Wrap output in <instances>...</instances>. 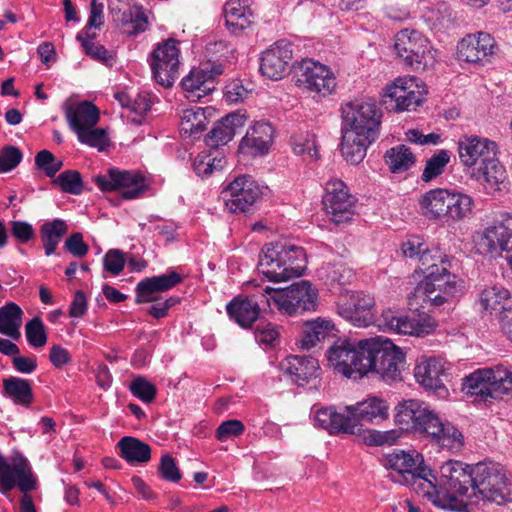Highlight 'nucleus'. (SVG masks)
Here are the masks:
<instances>
[{
	"instance_id": "1",
	"label": "nucleus",
	"mask_w": 512,
	"mask_h": 512,
	"mask_svg": "<svg viewBox=\"0 0 512 512\" xmlns=\"http://www.w3.org/2000/svg\"><path fill=\"white\" fill-rule=\"evenodd\" d=\"M395 422L402 430L426 435L441 448L458 452L464 445L462 433L443 422L427 404L417 399L403 400L395 407Z\"/></svg>"
},
{
	"instance_id": "2",
	"label": "nucleus",
	"mask_w": 512,
	"mask_h": 512,
	"mask_svg": "<svg viewBox=\"0 0 512 512\" xmlns=\"http://www.w3.org/2000/svg\"><path fill=\"white\" fill-rule=\"evenodd\" d=\"M430 486L424 496L435 506L454 512L467 510L474 494V465L448 460L440 467V476L429 477Z\"/></svg>"
},
{
	"instance_id": "3",
	"label": "nucleus",
	"mask_w": 512,
	"mask_h": 512,
	"mask_svg": "<svg viewBox=\"0 0 512 512\" xmlns=\"http://www.w3.org/2000/svg\"><path fill=\"white\" fill-rule=\"evenodd\" d=\"M259 268L269 281H287L302 275L306 254L302 247L287 242L268 243L260 254Z\"/></svg>"
},
{
	"instance_id": "4",
	"label": "nucleus",
	"mask_w": 512,
	"mask_h": 512,
	"mask_svg": "<svg viewBox=\"0 0 512 512\" xmlns=\"http://www.w3.org/2000/svg\"><path fill=\"white\" fill-rule=\"evenodd\" d=\"M382 463L389 470V478L398 484L411 486L424 496L426 488L431 487L429 477L435 479L432 470L424 465L423 456L416 451L395 449L384 455Z\"/></svg>"
},
{
	"instance_id": "5",
	"label": "nucleus",
	"mask_w": 512,
	"mask_h": 512,
	"mask_svg": "<svg viewBox=\"0 0 512 512\" xmlns=\"http://www.w3.org/2000/svg\"><path fill=\"white\" fill-rule=\"evenodd\" d=\"M371 338L353 341L338 339L327 350L328 365L334 371L347 378H360L369 372L370 363L367 361L368 345Z\"/></svg>"
},
{
	"instance_id": "6",
	"label": "nucleus",
	"mask_w": 512,
	"mask_h": 512,
	"mask_svg": "<svg viewBox=\"0 0 512 512\" xmlns=\"http://www.w3.org/2000/svg\"><path fill=\"white\" fill-rule=\"evenodd\" d=\"M474 497L499 505L512 501L509 478L500 464L479 462L474 465Z\"/></svg>"
},
{
	"instance_id": "7",
	"label": "nucleus",
	"mask_w": 512,
	"mask_h": 512,
	"mask_svg": "<svg viewBox=\"0 0 512 512\" xmlns=\"http://www.w3.org/2000/svg\"><path fill=\"white\" fill-rule=\"evenodd\" d=\"M368 345L367 361L371 362L369 372L377 373L385 382L402 380L405 365L404 353L389 339L371 338Z\"/></svg>"
},
{
	"instance_id": "8",
	"label": "nucleus",
	"mask_w": 512,
	"mask_h": 512,
	"mask_svg": "<svg viewBox=\"0 0 512 512\" xmlns=\"http://www.w3.org/2000/svg\"><path fill=\"white\" fill-rule=\"evenodd\" d=\"M341 114L342 129L378 137L382 111L374 99H355L344 103L341 106Z\"/></svg>"
},
{
	"instance_id": "9",
	"label": "nucleus",
	"mask_w": 512,
	"mask_h": 512,
	"mask_svg": "<svg viewBox=\"0 0 512 512\" xmlns=\"http://www.w3.org/2000/svg\"><path fill=\"white\" fill-rule=\"evenodd\" d=\"M394 48L404 64L415 70L425 69L435 59L427 38L416 30L403 29L398 32Z\"/></svg>"
},
{
	"instance_id": "10",
	"label": "nucleus",
	"mask_w": 512,
	"mask_h": 512,
	"mask_svg": "<svg viewBox=\"0 0 512 512\" xmlns=\"http://www.w3.org/2000/svg\"><path fill=\"white\" fill-rule=\"evenodd\" d=\"M457 292L456 277L448 271L447 265L436 268L435 272H428L425 279L420 282L412 296L424 303L439 307L454 297Z\"/></svg>"
},
{
	"instance_id": "11",
	"label": "nucleus",
	"mask_w": 512,
	"mask_h": 512,
	"mask_svg": "<svg viewBox=\"0 0 512 512\" xmlns=\"http://www.w3.org/2000/svg\"><path fill=\"white\" fill-rule=\"evenodd\" d=\"M318 290L307 280L294 282L276 294L275 305L285 315L294 316L315 311L318 306Z\"/></svg>"
},
{
	"instance_id": "12",
	"label": "nucleus",
	"mask_w": 512,
	"mask_h": 512,
	"mask_svg": "<svg viewBox=\"0 0 512 512\" xmlns=\"http://www.w3.org/2000/svg\"><path fill=\"white\" fill-rule=\"evenodd\" d=\"M18 487L23 493L36 488L31 466L21 454L15 453L5 457L0 453V491L7 493Z\"/></svg>"
},
{
	"instance_id": "13",
	"label": "nucleus",
	"mask_w": 512,
	"mask_h": 512,
	"mask_svg": "<svg viewBox=\"0 0 512 512\" xmlns=\"http://www.w3.org/2000/svg\"><path fill=\"white\" fill-rule=\"evenodd\" d=\"M297 87L320 96L330 95L336 87V79L329 67L312 59H304L295 69Z\"/></svg>"
},
{
	"instance_id": "14",
	"label": "nucleus",
	"mask_w": 512,
	"mask_h": 512,
	"mask_svg": "<svg viewBox=\"0 0 512 512\" xmlns=\"http://www.w3.org/2000/svg\"><path fill=\"white\" fill-rule=\"evenodd\" d=\"M262 194L261 186L249 175L236 177L221 192L225 208L230 213H245Z\"/></svg>"
},
{
	"instance_id": "15",
	"label": "nucleus",
	"mask_w": 512,
	"mask_h": 512,
	"mask_svg": "<svg viewBox=\"0 0 512 512\" xmlns=\"http://www.w3.org/2000/svg\"><path fill=\"white\" fill-rule=\"evenodd\" d=\"M323 205L336 225L349 223L355 215L356 199L348 191L346 184L341 180H332L326 184Z\"/></svg>"
},
{
	"instance_id": "16",
	"label": "nucleus",
	"mask_w": 512,
	"mask_h": 512,
	"mask_svg": "<svg viewBox=\"0 0 512 512\" xmlns=\"http://www.w3.org/2000/svg\"><path fill=\"white\" fill-rule=\"evenodd\" d=\"M374 299L360 291H346L339 297L337 313L357 327H367L374 322Z\"/></svg>"
},
{
	"instance_id": "17",
	"label": "nucleus",
	"mask_w": 512,
	"mask_h": 512,
	"mask_svg": "<svg viewBox=\"0 0 512 512\" xmlns=\"http://www.w3.org/2000/svg\"><path fill=\"white\" fill-rule=\"evenodd\" d=\"M94 181L103 192L123 190L122 197L128 200L140 197L146 189L140 173L118 168H109L106 174L96 176Z\"/></svg>"
},
{
	"instance_id": "18",
	"label": "nucleus",
	"mask_w": 512,
	"mask_h": 512,
	"mask_svg": "<svg viewBox=\"0 0 512 512\" xmlns=\"http://www.w3.org/2000/svg\"><path fill=\"white\" fill-rule=\"evenodd\" d=\"M179 49L177 41L168 39L154 49L150 66L155 81L163 87H171L179 68Z\"/></svg>"
},
{
	"instance_id": "19",
	"label": "nucleus",
	"mask_w": 512,
	"mask_h": 512,
	"mask_svg": "<svg viewBox=\"0 0 512 512\" xmlns=\"http://www.w3.org/2000/svg\"><path fill=\"white\" fill-rule=\"evenodd\" d=\"M449 363L437 356L421 357L415 368L414 376L417 382L426 390H431L438 396L447 394L443 378L447 376Z\"/></svg>"
},
{
	"instance_id": "20",
	"label": "nucleus",
	"mask_w": 512,
	"mask_h": 512,
	"mask_svg": "<svg viewBox=\"0 0 512 512\" xmlns=\"http://www.w3.org/2000/svg\"><path fill=\"white\" fill-rule=\"evenodd\" d=\"M497 50L496 41L485 32L467 35L457 46L459 59L481 65L491 62Z\"/></svg>"
},
{
	"instance_id": "21",
	"label": "nucleus",
	"mask_w": 512,
	"mask_h": 512,
	"mask_svg": "<svg viewBox=\"0 0 512 512\" xmlns=\"http://www.w3.org/2000/svg\"><path fill=\"white\" fill-rule=\"evenodd\" d=\"M496 142L477 135L462 136L458 141V154L463 166L471 168L483 165L497 156Z\"/></svg>"
},
{
	"instance_id": "22",
	"label": "nucleus",
	"mask_w": 512,
	"mask_h": 512,
	"mask_svg": "<svg viewBox=\"0 0 512 512\" xmlns=\"http://www.w3.org/2000/svg\"><path fill=\"white\" fill-rule=\"evenodd\" d=\"M223 73L221 64H208L202 68H194L185 76L181 85L190 101H199L209 95L216 86L215 79Z\"/></svg>"
},
{
	"instance_id": "23",
	"label": "nucleus",
	"mask_w": 512,
	"mask_h": 512,
	"mask_svg": "<svg viewBox=\"0 0 512 512\" xmlns=\"http://www.w3.org/2000/svg\"><path fill=\"white\" fill-rule=\"evenodd\" d=\"M479 247L491 256L502 255L512 248V214H502L487 227L480 238Z\"/></svg>"
},
{
	"instance_id": "24",
	"label": "nucleus",
	"mask_w": 512,
	"mask_h": 512,
	"mask_svg": "<svg viewBox=\"0 0 512 512\" xmlns=\"http://www.w3.org/2000/svg\"><path fill=\"white\" fill-rule=\"evenodd\" d=\"M292 59V46L285 40L277 41L261 56L260 71L263 76L279 80L287 72L289 61Z\"/></svg>"
},
{
	"instance_id": "25",
	"label": "nucleus",
	"mask_w": 512,
	"mask_h": 512,
	"mask_svg": "<svg viewBox=\"0 0 512 512\" xmlns=\"http://www.w3.org/2000/svg\"><path fill=\"white\" fill-rule=\"evenodd\" d=\"M182 275L176 271L141 280L135 289L136 302L147 303L157 301V293L165 292L182 282Z\"/></svg>"
},
{
	"instance_id": "26",
	"label": "nucleus",
	"mask_w": 512,
	"mask_h": 512,
	"mask_svg": "<svg viewBox=\"0 0 512 512\" xmlns=\"http://www.w3.org/2000/svg\"><path fill=\"white\" fill-rule=\"evenodd\" d=\"M416 79H397L385 90V96L395 102L396 111L415 110L422 101V94L419 90H414L418 85Z\"/></svg>"
},
{
	"instance_id": "27",
	"label": "nucleus",
	"mask_w": 512,
	"mask_h": 512,
	"mask_svg": "<svg viewBox=\"0 0 512 512\" xmlns=\"http://www.w3.org/2000/svg\"><path fill=\"white\" fill-rule=\"evenodd\" d=\"M246 115L240 111L230 113L215 123L205 141L207 146L217 149L230 142L246 122Z\"/></svg>"
},
{
	"instance_id": "28",
	"label": "nucleus",
	"mask_w": 512,
	"mask_h": 512,
	"mask_svg": "<svg viewBox=\"0 0 512 512\" xmlns=\"http://www.w3.org/2000/svg\"><path fill=\"white\" fill-rule=\"evenodd\" d=\"M280 368L293 382L303 386L310 379L317 377L319 364L313 357L293 355L286 357L281 362Z\"/></svg>"
},
{
	"instance_id": "29",
	"label": "nucleus",
	"mask_w": 512,
	"mask_h": 512,
	"mask_svg": "<svg viewBox=\"0 0 512 512\" xmlns=\"http://www.w3.org/2000/svg\"><path fill=\"white\" fill-rule=\"evenodd\" d=\"M315 425L327 430L330 434L355 433V419L347 412H337L334 407H325L314 414Z\"/></svg>"
},
{
	"instance_id": "30",
	"label": "nucleus",
	"mask_w": 512,
	"mask_h": 512,
	"mask_svg": "<svg viewBox=\"0 0 512 512\" xmlns=\"http://www.w3.org/2000/svg\"><path fill=\"white\" fill-rule=\"evenodd\" d=\"M274 129L266 122H257L242 138L239 149L253 156L266 154L272 143Z\"/></svg>"
},
{
	"instance_id": "31",
	"label": "nucleus",
	"mask_w": 512,
	"mask_h": 512,
	"mask_svg": "<svg viewBox=\"0 0 512 512\" xmlns=\"http://www.w3.org/2000/svg\"><path fill=\"white\" fill-rule=\"evenodd\" d=\"M481 309L495 314L500 321L502 316L511 314L512 298L507 289L501 286H490L484 288L478 298Z\"/></svg>"
},
{
	"instance_id": "32",
	"label": "nucleus",
	"mask_w": 512,
	"mask_h": 512,
	"mask_svg": "<svg viewBox=\"0 0 512 512\" xmlns=\"http://www.w3.org/2000/svg\"><path fill=\"white\" fill-rule=\"evenodd\" d=\"M388 405L385 400L378 397H370L355 405L345 407L350 417L355 419V431L360 421L374 422L375 420H384L388 417Z\"/></svg>"
},
{
	"instance_id": "33",
	"label": "nucleus",
	"mask_w": 512,
	"mask_h": 512,
	"mask_svg": "<svg viewBox=\"0 0 512 512\" xmlns=\"http://www.w3.org/2000/svg\"><path fill=\"white\" fill-rule=\"evenodd\" d=\"M376 138L361 132L342 129L341 153L347 162L357 165L363 161L368 146Z\"/></svg>"
},
{
	"instance_id": "34",
	"label": "nucleus",
	"mask_w": 512,
	"mask_h": 512,
	"mask_svg": "<svg viewBox=\"0 0 512 512\" xmlns=\"http://www.w3.org/2000/svg\"><path fill=\"white\" fill-rule=\"evenodd\" d=\"M223 13L225 24L232 34L240 35L252 24V12L247 3L241 0H228Z\"/></svg>"
},
{
	"instance_id": "35",
	"label": "nucleus",
	"mask_w": 512,
	"mask_h": 512,
	"mask_svg": "<svg viewBox=\"0 0 512 512\" xmlns=\"http://www.w3.org/2000/svg\"><path fill=\"white\" fill-rule=\"evenodd\" d=\"M66 118L70 128L78 134L79 131L96 126L99 121V110L93 103L83 101L69 106Z\"/></svg>"
},
{
	"instance_id": "36",
	"label": "nucleus",
	"mask_w": 512,
	"mask_h": 512,
	"mask_svg": "<svg viewBox=\"0 0 512 512\" xmlns=\"http://www.w3.org/2000/svg\"><path fill=\"white\" fill-rule=\"evenodd\" d=\"M478 174L483 178L485 189L489 192L501 191L506 188L508 175L504 165L500 163L497 156L492 157L485 164L479 166Z\"/></svg>"
},
{
	"instance_id": "37",
	"label": "nucleus",
	"mask_w": 512,
	"mask_h": 512,
	"mask_svg": "<svg viewBox=\"0 0 512 512\" xmlns=\"http://www.w3.org/2000/svg\"><path fill=\"white\" fill-rule=\"evenodd\" d=\"M226 311L229 317L242 328H250L259 318V311L253 306L246 296L238 295L227 305Z\"/></svg>"
},
{
	"instance_id": "38",
	"label": "nucleus",
	"mask_w": 512,
	"mask_h": 512,
	"mask_svg": "<svg viewBox=\"0 0 512 512\" xmlns=\"http://www.w3.org/2000/svg\"><path fill=\"white\" fill-rule=\"evenodd\" d=\"M22 317V309L14 302H9L0 307V333L15 341L19 340Z\"/></svg>"
},
{
	"instance_id": "39",
	"label": "nucleus",
	"mask_w": 512,
	"mask_h": 512,
	"mask_svg": "<svg viewBox=\"0 0 512 512\" xmlns=\"http://www.w3.org/2000/svg\"><path fill=\"white\" fill-rule=\"evenodd\" d=\"M122 31L128 36H136L148 28V18L142 8L132 6L119 11L116 17Z\"/></svg>"
},
{
	"instance_id": "40",
	"label": "nucleus",
	"mask_w": 512,
	"mask_h": 512,
	"mask_svg": "<svg viewBox=\"0 0 512 512\" xmlns=\"http://www.w3.org/2000/svg\"><path fill=\"white\" fill-rule=\"evenodd\" d=\"M334 329V324L324 318H317L307 321L303 325V336L300 341V347L310 349L326 337H328Z\"/></svg>"
},
{
	"instance_id": "41",
	"label": "nucleus",
	"mask_w": 512,
	"mask_h": 512,
	"mask_svg": "<svg viewBox=\"0 0 512 512\" xmlns=\"http://www.w3.org/2000/svg\"><path fill=\"white\" fill-rule=\"evenodd\" d=\"M207 112L210 108L193 107L183 111L180 121V131L194 139L206 129L208 124Z\"/></svg>"
},
{
	"instance_id": "42",
	"label": "nucleus",
	"mask_w": 512,
	"mask_h": 512,
	"mask_svg": "<svg viewBox=\"0 0 512 512\" xmlns=\"http://www.w3.org/2000/svg\"><path fill=\"white\" fill-rule=\"evenodd\" d=\"M488 369H482L473 372L469 376L465 377L463 388L466 393L470 396H475L480 401H487L488 399H494L492 393V381Z\"/></svg>"
},
{
	"instance_id": "43",
	"label": "nucleus",
	"mask_w": 512,
	"mask_h": 512,
	"mask_svg": "<svg viewBox=\"0 0 512 512\" xmlns=\"http://www.w3.org/2000/svg\"><path fill=\"white\" fill-rule=\"evenodd\" d=\"M68 232V225L62 219H54L44 222L40 227V238L43 243L46 256H51Z\"/></svg>"
},
{
	"instance_id": "44",
	"label": "nucleus",
	"mask_w": 512,
	"mask_h": 512,
	"mask_svg": "<svg viewBox=\"0 0 512 512\" xmlns=\"http://www.w3.org/2000/svg\"><path fill=\"white\" fill-rule=\"evenodd\" d=\"M120 456L128 463H146L151 459V448L141 440L125 436L117 444Z\"/></svg>"
},
{
	"instance_id": "45",
	"label": "nucleus",
	"mask_w": 512,
	"mask_h": 512,
	"mask_svg": "<svg viewBox=\"0 0 512 512\" xmlns=\"http://www.w3.org/2000/svg\"><path fill=\"white\" fill-rule=\"evenodd\" d=\"M3 393L15 404L29 406L33 402V392L30 381L11 376L3 379Z\"/></svg>"
},
{
	"instance_id": "46",
	"label": "nucleus",
	"mask_w": 512,
	"mask_h": 512,
	"mask_svg": "<svg viewBox=\"0 0 512 512\" xmlns=\"http://www.w3.org/2000/svg\"><path fill=\"white\" fill-rule=\"evenodd\" d=\"M449 197L450 191L445 189L427 192L420 201L423 214L428 218L447 216Z\"/></svg>"
},
{
	"instance_id": "47",
	"label": "nucleus",
	"mask_w": 512,
	"mask_h": 512,
	"mask_svg": "<svg viewBox=\"0 0 512 512\" xmlns=\"http://www.w3.org/2000/svg\"><path fill=\"white\" fill-rule=\"evenodd\" d=\"M384 160L392 173H403L415 164V155L405 145L390 148L384 155Z\"/></svg>"
},
{
	"instance_id": "48",
	"label": "nucleus",
	"mask_w": 512,
	"mask_h": 512,
	"mask_svg": "<svg viewBox=\"0 0 512 512\" xmlns=\"http://www.w3.org/2000/svg\"><path fill=\"white\" fill-rule=\"evenodd\" d=\"M96 33L80 31L76 39L81 43L85 53L94 60L100 61L107 66L114 64V56L103 45L93 42Z\"/></svg>"
},
{
	"instance_id": "49",
	"label": "nucleus",
	"mask_w": 512,
	"mask_h": 512,
	"mask_svg": "<svg viewBox=\"0 0 512 512\" xmlns=\"http://www.w3.org/2000/svg\"><path fill=\"white\" fill-rule=\"evenodd\" d=\"M490 379L492 381V393L494 399L502 398L503 396L512 397V369L503 365L489 368Z\"/></svg>"
},
{
	"instance_id": "50",
	"label": "nucleus",
	"mask_w": 512,
	"mask_h": 512,
	"mask_svg": "<svg viewBox=\"0 0 512 512\" xmlns=\"http://www.w3.org/2000/svg\"><path fill=\"white\" fill-rule=\"evenodd\" d=\"M435 328L430 319H413L407 316H399L395 324L394 332L398 334H408L415 336H424L430 334Z\"/></svg>"
},
{
	"instance_id": "51",
	"label": "nucleus",
	"mask_w": 512,
	"mask_h": 512,
	"mask_svg": "<svg viewBox=\"0 0 512 512\" xmlns=\"http://www.w3.org/2000/svg\"><path fill=\"white\" fill-rule=\"evenodd\" d=\"M225 165L223 156H219L217 150L214 153H200L193 161V169L200 177L210 176L214 171H220Z\"/></svg>"
},
{
	"instance_id": "52",
	"label": "nucleus",
	"mask_w": 512,
	"mask_h": 512,
	"mask_svg": "<svg viewBox=\"0 0 512 512\" xmlns=\"http://www.w3.org/2000/svg\"><path fill=\"white\" fill-rule=\"evenodd\" d=\"M473 199L469 195L450 192L447 216L462 220L472 214Z\"/></svg>"
},
{
	"instance_id": "53",
	"label": "nucleus",
	"mask_w": 512,
	"mask_h": 512,
	"mask_svg": "<svg viewBox=\"0 0 512 512\" xmlns=\"http://www.w3.org/2000/svg\"><path fill=\"white\" fill-rule=\"evenodd\" d=\"M52 183L61 191L72 195H79L83 191V181L77 170H66L52 180Z\"/></svg>"
},
{
	"instance_id": "54",
	"label": "nucleus",
	"mask_w": 512,
	"mask_h": 512,
	"mask_svg": "<svg viewBox=\"0 0 512 512\" xmlns=\"http://www.w3.org/2000/svg\"><path fill=\"white\" fill-rule=\"evenodd\" d=\"M77 135L78 140L90 147L97 148L99 151L105 150L109 145L107 133L102 128L91 127L79 131Z\"/></svg>"
},
{
	"instance_id": "55",
	"label": "nucleus",
	"mask_w": 512,
	"mask_h": 512,
	"mask_svg": "<svg viewBox=\"0 0 512 512\" xmlns=\"http://www.w3.org/2000/svg\"><path fill=\"white\" fill-rule=\"evenodd\" d=\"M449 160L450 156L445 150H440L438 153L434 154L426 163L422 173V180L428 182L439 176L444 171Z\"/></svg>"
},
{
	"instance_id": "56",
	"label": "nucleus",
	"mask_w": 512,
	"mask_h": 512,
	"mask_svg": "<svg viewBox=\"0 0 512 512\" xmlns=\"http://www.w3.org/2000/svg\"><path fill=\"white\" fill-rule=\"evenodd\" d=\"M25 334L28 343L32 347L39 348L47 342L45 326L39 317H34L26 323Z\"/></svg>"
},
{
	"instance_id": "57",
	"label": "nucleus",
	"mask_w": 512,
	"mask_h": 512,
	"mask_svg": "<svg viewBox=\"0 0 512 512\" xmlns=\"http://www.w3.org/2000/svg\"><path fill=\"white\" fill-rule=\"evenodd\" d=\"M131 393L145 403H151L157 393L156 387L143 376H136L129 385Z\"/></svg>"
},
{
	"instance_id": "58",
	"label": "nucleus",
	"mask_w": 512,
	"mask_h": 512,
	"mask_svg": "<svg viewBox=\"0 0 512 512\" xmlns=\"http://www.w3.org/2000/svg\"><path fill=\"white\" fill-rule=\"evenodd\" d=\"M35 165L47 177L54 178L56 173L63 167V161L58 160L50 151L44 149L36 154Z\"/></svg>"
},
{
	"instance_id": "59",
	"label": "nucleus",
	"mask_w": 512,
	"mask_h": 512,
	"mask_svg": "<svg viewBox=\"0 0 512 512\" xmlns=\"http://www.w3.org/2000/svg\"><path fill=\"white\" fill-rule=\"evenodd\" d=\"M279 291L280 289H274L270 286H266L265 288L247 295L246 297L251 301L259 313L268 312L271 307V301L275 303L276 294Z\"/></svg>"
},
{
	"instance_id": "60",
	"label": "nucleus",
	"mask_w": 512,
	"mask_h": 512,
	"mask_svg": "<svg viewBox=\"0 0 512 512\" xmlns=\"http://www.w3.org/2000/svg\"><path fill=\"white\" fill-rule=\"evenodd\" d=\"M400 436L401 433L396 429L387 431L368 430L364 436V441L369 446L393 445Z\"/></svg>"
},
{
	"instance_id": "61",
	"label": "nucleus",
	"mask_w": 512,
	"mask_h": 512,
	"mask_svg": "<svg viewBox=\"0 0 512 512\" xmlns=\"http://www.w3.org/2000/svg\"><path fill=\"white\" fill-rule=\"evenodd\" d=\"M419 261L421 263L420 269L426 275L428 274V272H435L436 268L446 266L448 263V261L443 258L439 250H429L427 247H425L421 252L419 256Z\"/></svg>"
},
{
	"instance_id": "62",
	"label": "nucleus",
	"mask_w": 512,
	"mask_h": 512,
	"mask_svg": "<svg viewBox=\"0 0 512 512\" xmlns=\"http://www.w3.org/2000/svg\"><path fill=\"white\" fill-rule=\"evenodd\" d=\"M22 151L12 145H7L0 151V173H7L16 168L22 161Z\"/></svg>"
},
{
	"instance_id": "63",
	"label": "nucleus",
	"mask_w": 512,
	"mask_h": 512,
	"mask_svg": "<svg viewBox=\"0 0 512 512\" xmlns=\"http://www.w3.org/2000/svg\"><path fill=\"white\" fill-rule=\"evenodd\" d=\"M9 226L11 235L20 244H27L36 236L35 229L27 221L13 220Z\"/></svg>"
},
{
	"instance_id": "64",
	"label": "nucleus",
	"mask_w": 512,
	"mask_h": 512,
	"mask_svg": "<svg viewBox=\"0 0 512 512\" xmlns=\"http://www.w3.org/2000/svg\"><path fill=\"white\" fill-rule=\"evenodd\" d=\"M322 271L331 283L345 284L352 277L351 270L342 263L327 264L322 267Z\"/></svg>"
}]
</instances>
